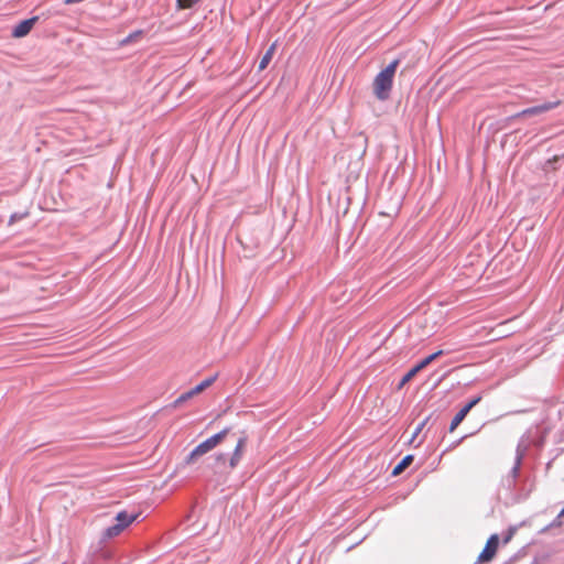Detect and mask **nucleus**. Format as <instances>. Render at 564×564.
Masks as SVG:
<instances>
[{"label":"nucleus","mask_w":564,"mask_h":564,"mask_svg":"<svg viewBox=\"0 0 564 564\" xmlns=\"http://www.w3.org/2000/svg\"><path fill=\"white\" fill-rule=\"evenodd\" d=\"M399 65V59H393L373 79V94L379 100H387L393 86V78Z\"/></svg>","instance_id":"1"},{"label":"nucleus","mask_w":564,"mask_h":564,"mask_svg":"<svg viewBox=\"0 0 564 564\" xmlns=\"http://www.w3.org/2000/svg\"><path fill=\"white\" fill-rule=\"evenodd\" d=\"M139 517V513L120 511L116 514V523L106 528L101 533V541H107L120 535L130 524H132Z\"/></svg>","instance_id":"2"},{"label":"nucleus","mask_w":564,"mask_h":564,"mask_svg":"<svg viewBox=\"0 0 564 564\" xmlns=\"http://www.w3.org/2000/svg\"><path fill=\"white\" fill-rule=\"evenodd\" d=\"M229 429H224L219 433L208 437L200 444H198L187 456L186 462L193 463L197 457L214 449L228 434Z\"/></svg>","instance_id":"3"},{"label":"nucleus","mask_w":564,"mask_h":564,"mask_svg":"<svg viewBox=\"0 0 564 564\" xmlns=\"http://www.w3.org/2000/svg\"><path fill=\"white\" fill-rule=\"evenodd\" d=\"M481 397H475L466 405H464L453 417L449 424V432H454L456 427L463 422L469 411L480 402Z\"/></svg>","instance_id":"4"},{"label":"nucleus","mask_w":564,"mask_h":564,"mask_svg":"<svg viewBox=\"0 0 564 564\" xmlns=\"http://www.w3.org/2000/svg\"><path fill=\"white\" fill-rule=\"evenodd\" d=\"M558 105H560V100L544 102L542 105L527 108V109L518 112L514 117L520 118V117H525V116L541 115V113H544L546 111H550V110L556 108Z\"/></svg>","instance_id":"5"},{"label":"nucleus","mask_w":564,"mask_h":564,"mask_svg":"<svg viewBox=\"0 0 564 564\" xmlns=\"http://www.w3.org/2000/svg\"><path fill=\"white\" fill-rule=\"evenodd\" d=\"M499 545V538L497 534H492L487 540V543L478 556V562H489L496 554Z\"/></svg>","instance_id":"6"},{"label":"nucleus","mask_w":564,"mask_h":564,"mask_svg":"<svg viewBox=\"0 0 564 564\" xmlns=\"http://www.w3.org/2000/svg\"><path fill=\"white\" fill-rule=\"evenodd\" d=\"M525 451H527L525 446H522L521 444L518 445L517 452H516L514 465L511 468L510 474L507 478V481L509 482V485L514 482V480L517 479V477L519 475L520 466L522 464V459L524 457Z\"/></svg>","instance_id":"7"},{"label":"nucleus","mask_w":564,"mask_h":564,"mask_svg":"<svg viewBox=\"0 0 564 564\" xmlns=\"http://www.w3.org/2000/svg\"><path fill=\"white\" fill-rule=\"evenodd\" d=\"M37 18H31L21 21L19 24L14 26L12 30V36L13 37H23L29 34L31 29L33 28L34 23L36 22Z\"/></svg>","instance_id":"8"},{"label":"nucleus","mask_w":564,"mask_h":564,"mask_svg":"<svg viewBox=\"0 0 564 564\" xmlns=\"http://www.w3.org/2000/svg\"><path fill=\"white\" fill-rule=\"evenodd\" d=\"M246 444H247V438L246 437H240L238 440L237 445H236L235 451H234V454H232V456L230 458V463H229L230 468H235L238 465V463H239V460H240V458L242 456V452H243V449L246 447Z\"/></svg>","instance_id":"9"},{"label":"nucleus","mask_w":564,"mask_h":564,"mask_svg":"<svg viewBox=\"0 0 564 564\" xmlns=\"http://www.w3.org/2000/svg\"><path fill=\"white\" fill-rule=\"evenodd\" d=\"M414 460V456L409 454L404 456L392 469V476L402 474Z\"/></svg>","instance_id":"10"},{"label":"nucleus","mask_w":564,"mask_h":564,"mask_svg":"<svg viewBox=\"0 0 564 564\" xmlns=\"http://www.w3.org/2000/svg\"><path fill=\"white\" fill-rule=\"evenodd\" d=\"M275 48H276V43L274 42L273 44H271V46L267 50V52L262 56V58L259 63V70H263L267 68V66L269 65V63L272 59Z\"/></svg>","instance_id":"11"},{"label":"nucleus","mask_w":564,"mask_h":564,"mask_svg":"<svg viewBox=\"0 0 564 564\" xmlns=\"http://www.w3.org/2000/svg\"><path fill=\"white\" fill-rule=\"evenodd\" d=\"M216 378H217V376L206 378L199 384L194 387L192 390L194 391L195 394H198V393L203 392L205 389H207L208 387H210L215 382Z\"/></svg>","instance_id":"12"},{"label":"nucleus","mask_w":564,"mask_h":564,"mask_svg":"<svg viewBox=\"0 0 564 564\" xmlns=\"http://www.w3.org/2000/svg\"><path fill=\"white\" fill-rule=\"evenodd\" d=\"M194 395H196L194 393V391L191 389L189 391L187 392H184L182 393L175 401H174V406H178L181 405L182 403L186 402L187 400H189L191 398H193Z\"/></svg>","instance_id":"13"},{"label":"nucleus","mask_w":564,"mask_h":564,"mask_svg":"<svg viewBox=\"0 0 564 564\" xmlns=\"http://www.w3.org/2000/svg\"><path fill=\"white\" fill-rule=\"evenodd\" d=\"M443 354H444L443 350H437V351L431 354L430 356L425 357L424 359H422L421 362L423 364L424 367H427L432 361H434L436 358H438Z\"/></svg>","instance_id":"14"},{"label":"nucleus","mask_w":564,"mask_h":564,"mask_svg":"<svg viewBox=\"0 0 564 564\" xmlns=\"http://www.w3.org/2000/svg\"><path fill=\"white\" fill-rule=\"evenodd\" d=\"M199 0H176L177 9H189Z\"/></svg>","instance_id":"15"},{"label":"nucleus","mask_w":564,"mask_h":564,"mask_svg":"<svg viewBox=\"0 0 564 564\" xmlns=\"http://www.w3.org/2000/svg\"><path fill=\"white\" fill-rule=\"evenodd\" d=\"M561 518L562 517H560V513H558L557 517L550 524H547L546 527H544L541 530V532L544 533V532L549 531L551 528L561 527L562 525Z\"/></svg>","instance_id":"16"},{"label":"nucleus","mask_w":564,"mask_h":564,"mask_svg":"<svg viewBox=\"0 0 564 564\" xmlns=\"http://www.w3.org/2000/svg\"><path fill=\"white\" fill-rule=\"evenodd\" d=\"M28 216L26 213H13L11 216H10V219H9V225H12L23 218H25Z\"/></svg>","instance_id":"17"},{"label":"nucleus","mask_w":564,"mask_h":564,"mask_svg":"<svg viewBox=\"0 0 564 564\" xmlns=\"http://www.w3.org/2000/svg\"><path fill=\"white\" fill-rule=\"evenodd\" d=\"M415 376L414 371H412L411 369L403 376V378L401 379V382H400V387H402L403 384H405L406 382H409L413 377Z\"/></svg>","instance_id":"18"},{"label":"nucleus","mask_w":564,"mask_h":564,"mask_svg":"<svg viewBox=\"0 0 564 564\" xmlns=\"http://www.w3.org/2000/svg\"><path fill=\"white\" fill-rule=\"evenodd\" d=\"M425 423H426V421H423V422H421V423L416 426V429H415V431H414V433H413L412 440H413V438H415V437L420 434V432H421V431H422V429L424 427Z\"/></svg>","instance_id":"19"},{"label":"nucleus","mask_w":564,"mask_h":564,"mask_svg":"<svg viewBox=\"0 0 564 564\" xmlns=\"http://www.w3.org/2000/svg\"><path fill=\"white\" fill-rule=\"evenodd\" d=\"M425 367L423 366V364L420 361L417 365H415L411 370L414 371V373L416 375L419 371H421L422 369H424Z\"/></svg>","instance_id":"20"},{"label":"nucleus","mask_w":564,"mask_h":564,"mask_svg":"<svg viewBox=\"0 0 564 564\" xmlns=\"http://www.w3.org/2000/svg\"><path fill=\"white\" fill-rule=\"evenodd\" d=\"M140 34H141V31H138V32H135V33H133V34H130V35L124 40V42H126V43L131 42V41L133 40V37H135V36L140 35Z\"/></svg>","instance_id":"21"},{"label":"nucleus","mask_w":564,"mask_h":564,"mask_svg":"<svg viewBox=\"0 0 564 564\" xmlns=\"http://www.w3.org/2000/svg\"><path fill=\"white\" fill-rule=\"evenodd\" d=\"M217 459H219V460H220V459H225V455H224V454H220V455L217 457Z\"/></svg>","instance_id":"22"},{"label":"nucleus","mask_w":564,"mask_h":564,"mask_svg":"<svg viewBox=\"0 0 564 564\" xmlns=\"http://www.w3.org/2000/svg\"><path fill=\"white\" fill-rule=\"evenodd\" d=\"M563 516H564V508L560 512V517H563Z\"/></svg>","instance_id":"23"}]
</instances>
